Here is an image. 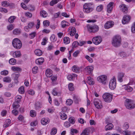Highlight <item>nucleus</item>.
<instances>
[{"mask_svg": "<svg viewBox=\"0 0 135 135\" xmlns=\"http://www.w3.org/2000/svg\"><path fill=\"white\" fill-rule=\"evenodd\" d=\"M11 122V120L10 119H6L4 123L3 127L5 128H7L9 126Z\"/></svg>", "mask_w": 135, "mask_h": 135, "instance_id": "b1692460", "label": "nucleus"}, {"mask_svg": "<svg viewBox=\"0 0 135 135\" xmlns=\"http://www.w3.org/2000/svg\"><path fill=\"white\" fill-rule=\"evenodd\" d=\"M73 100L71 99H68L66 101V104L67 105H70L73 103Z\"/></svg>", "mask_w": 135, "mask_h": 135, "instance_id": "603ef678", "label": "nucleus"}, {"mask_svg": "<svg viewBox=\"0 0 135 135\" xmlns=\"http://www.w3.org/2000/svg\"><path fill=\"white\" fill-rule=\"evenodd\" d=\"M88 30L90 32L95 33L97 31L99 30V27L97 25H87Z\"/></svg>", "mask_w": 135, "mask_h": 135, "instance_id": "423d86ee", "label": "nucleus"}, {"mask_svg": "<svg viewBox=\"0 0 135 135\" xmlns=\"http://www.w3.org/2000/svg\"><path fill=\"white\" fill-rule=\"evenodd\" d=\"M44 61V59L42 57L39 58L37 59L35 61L36 64L38 65H42Z\"/></svg>", "mask_w": 135, "mask_h": 135, "instance_id": "a211bd4d", "label": "nucleus"}, {"mask_svg": "<svg viewBox=\"0 0 135 135\" xmlns=\"http://www.w3.org/2000/svg\"><path fill=\"white\" fill-rule=\"evenodd\" d=\"M125 105L128 109H132L135 107V104L134 102L132 100L127 99L125 101Z\"/></svg>", "mask_w": 135, "mask_h": 135, "instance_id": "f03ea898", "label": "nucleus"}, {"mask_svg": "<svg viewBox=\"0 0 135 135\" xmlns=\"http://www.w3.org/2000/svg\"><path fill=\"white\" fill-rule=\"evenodd\" d=\"M120 56L122 57H127L128 56L126 52L123 51L120 52Z\"/></svg>", "mask_w": 135, "mask_h": 135, "instance_id": "49530a36", "label": "nucleus"}, {"mask_svg": "<svg viewBox=\"0 0 135 135\" xmlns=\"http://www.w3.org/2000/svg\"><path fill=\"white\" fill-rule=\"evenodd\" d=\"M18 103H14L13 104V108L15 109H16L19 108L20 107L19 105L18 104Z\"/></svg>", "mask_w": 135, "mask_h": 135, "instance_id": "0e129e2a", "label": "nucleus"}, {"mask_svg": "<svg viewBox=\"0 0 135 135\" xmlns=\"http://www.w3.org/2000/svg\"><path fill=\"white\" fill-rule=\"evenodd\" d=\"M44 25L45 27H47L50 25V22L48 20H45L43 22Z\"/></svg>", "mask_w": 135, "mask_h": 135, "instance_id": "864d4df0", "label": "nucleus"}, {"mask_svg": "<svg viewBox=\"0 0 135 135\" xmlns=\"http://www.w3.org/2000/svg\"><path fill=\"white\" fill-rule=\"evenodd\" d=\"M50 119L48 118H43L41 121V123L44 125H45L50 122Z\"/></svg>", "mask_w": 135, "mask_h": 135, "instance_id": "f3484780", "label": "nucleus"}, {"mask_svg": "<svg viewBox=\"0 0 135 135\" xmlns=\"http://www.w3.org/2000/svg\"><path fill=\"white\" fill-rule=\"evenodd\" d=\"M46 75L48 77H50L52 75V70L49 69H47L46 71Z\"/></svg>", "mask_w": 135, "mask_h": 135, "instance_id": "4be33fe9", "label": "nucleus"}, {"mask_svg": "<svg viewBox=\"0 0 135 135\" xmlns=\"http://www.w3.org/2000/svg\"><path fill=\"white\" fill-rule=\"evenodd\" d=\"M78 132V131L76 129H71V135H74V133L77 134Z\"/></svg>", "mask_w": 135, "mask_h": 135, "instance_id": "de8ad7c7", "label": "nucleus"}, {"mask_svg": "<svg viewBox=\"0 0 135 135\" xmlns=\"http://www.w3.org/2000/svg\"><path fill=\"white\" fill-rule=\"evenodd\" d=\"M72 69L74 72L76 73H77L79 71V67L76 65L73 66L72 67Z\"/></svg>", "mask_w": 135, "mask_h": 135, "instance_id": "72a5a7b5", "label": "nucleus"}, {"mask_svg": "<svg viewBox=\"0 0 135 135\" xmlns=\"http://www.w3.org/2000/svg\"><path fill=\"white\" fill-rule=\"evenodd\" d=\"M16 18V17L15 16H11L9 18L8 21L10 23H12L14 22V21Z\"/></svg>", "mask_w": 135, "mask_h": 135, "instance_id": "e433bc0d", "label": "nucleus"}, {"mask_svg": "<svg viewBox=\"0 0 135 135\" xmlns=\"http://www.w3.org/2000/svg\"><path fill=\"white\" fill-rule=\"evenodd\" d=\"M7 29L9 31H11L14 28V26L12 24H10L7 27Z\"/></svg>", "mask_w": 135, "mask_h": 135, "instance_id": "8fccbe9b", "label": "nucleus"}, {"mask_svg": "<svg viewBox=\"0 0 135 135\" xmlns=\"http://www.w3.org/2000/svg\"><path fill=\"white\" fill-rule=\"evenodd\" d=\"M94 104L96 107L98 109H100L102 107L101 102L98 99H95L93 100Z\"/></svg>", "mask_w": 135, "mask_h": 135, "instance_id": "9d476101", "label": "nucleus"}, {"mask_svg": "<svg viewBox=\"0 0 135 135\" xmlns=\"http://www.w3.org/2000/svg\"><path fill=\"white\" fill-rule=\"evenodd\" d=\"M112 95L108 93H105L103 95L104 101L107 102H110L112 99Z\"/></svg>", "mask_w": 135, "mask_h": 135, "instance_id": "39448f33", "label": "nucleus"}, {"mask_svg": "<svg viewBox=\"0 0 135 135\" xmlns=\"http://www.w3.org/2000/svg\"><path fill=\"white\" fill-rule=\"evenodd\" d=\"M73 99L74 102L75 103L77 104L78 103L79 101V99L77 96L75 95H74L73 96Z\"/></svg>", "mask_w": 135, "mask_h": 135, "instance_id": "c03bdc74", "label": "nucleus"}, {"mask_svg": "<svg viewBox=\"0 0 135 135\" xmlns=\"http://www.w3.org/2000/svg\"><path fill=\"white\" fill-rule=\"evenodd\" d=\"M57 77L56 76H53L51 78V79L52 81V84H55L54 83V82L57 80Z\"/></svg>", "mask_w": 135, "mask_h": 135, "instance_id": "bf43d9fd", "label": "nucleus"}, {"mask_svg": "<svg viewBox=\"0 0 135 135\" xmlns=\"http://www.w3.org/2000/svg\"><path fill=\"white\" fill-rule=\"evenodd\" d=\"M85 58L90 63H92L93 61V59L88 55H86Z\"/></svg>", "mask_w": 135, "mask_h": 135, "instance_id": "680f3d73", "label": "nucleus"}, {"mask_svg": "<svg viewBox=\"0 0 135 135\" xmlns=\"http://www.w3.org/2000/svg\"><path fill=\"white\" fill-rule=\"evenodd\" d=\"M107 76L105 75H102L98 77L97 78V80L100 83L105 84L106 83Z\"/></svg>", "mask_w": 135, "mask_h": 135, "instance_id": "1a4fd4ad", "label": "nucleus"}, {"mask_svg": "<svg viewBox=\"0 0 135 135\" xmlns=\"http://www.w3.org/2000/svg\"><path fill=\"white\" fill-rule=\"evenodd\" d=\"M30 115L32 117H35L36 115V113L34 110H31L30 111Z\"/></svg>", "mask_w": 135, "mask_h": 135, "instance_id": "09e8293b", "label": "nucleus"}, {"mask_svg": "<svg viewBox=\"0 0 135 135\" xmlns=\"http://www.w3.org/2000/svg\"><path fill=\"white\" fill-rule=\"evenodd\" d=\"M21 31L20 30L18 29H15L13 31V33L14 35H18L20 34Z\"/></svg>", "mask_w": 135, "mask_h": 135, "instance_id": "473e14b6", "label": "nucleus"}, {"mask_svg": "<svg viewBox=\"0 0 135 135\" xmlns=\"http://www.w3.org/2000/svg\"><path fill=\"white\" fill-rule=\"evenodd\" d=\"M113 127V125L112 123L108 124L105 127V129L106 131H108L112 129Z\"/></svg>", "mask_w": 135, "mask_h": 135, "instance_id": "bb28decb", "label": "nucleus"}, {"mask_svg": "<svg viewBox=\"0 0 135 135\" xmlns=\"http://www.w3.org/2000/svg\"><path fill=\"white\" fill-rule=\"evenodd\" d=\"M68 87L69 90L70 91H73L74 90L73 84L72 83H70L69 84Z\"/></svg>", "mask_w": 135, "mask_h": 135, "instance_id": "4c0bfd02", "label": "nucleus"}, {"mask_svg": "<svg viewBox=\"0 0 135 135\" xmlns=\"http://www.w3.org/2000/svg\"><path fill=\"white\" fill-rule=\"evenodd\" d=\"M18 91L21 94H23L25 92L24 86H22L20 87L18 89Z\"/></svg>", "mask_w": 135, "mask_h": 135, "instance_id": "37998d69", "label": "nucleus"}, {"mask_svg": "<svg viewBox=\"0 0 135 135\" xmlns=\"http://www.w3.org/2000/svg\"><path fill=\"white\" fill-rule=\"evenodd\" d=\"M77 75L75 74H72L69 75L67 77L68 79L69 80H73L75 77H76Z\"/></svg>", "mask_w": 135, "mask_h": 135, "instance_id": "393cba45", "label": "nucleus"}, {"mask_svg": "<svg viewBox=\"0 0 135 135\" xmlns=\"http://www.w3.org/2000/svg\"><path fill=\"white\" fill-rule=\"evenodd\" d=\"M16 62V61L14 58H11L9 60V63L11 65H14L15 64Z\"/></svg>", "mask_w": 135, "mask_h": 135, "instance_id": "ea45409f", "label": "nucleus"}, {"mask_svg": "<svg viewBox=\"0 0 135 135\" xmlns=\"http://www.w3.org/2000/svg\"><path fill=\"white\" fill-rule=\"evenodd\" d=\"M8 73V71L7 70H4L3 71H2L1 72V75H7Z\"/></svg>", "mask_w": 135, "mask_h": 135, "instance_id": "69168bd1", "label": "nucleus"}, {"mask_svg": "<svg viewBox=\"0 0 135 135\" xmlns=\"http://www.w3.org/2000/svg\"><path fill=\"white\" fill-rule=\"evenodd\" d=\"M60 115L61 119L63 120L66 119L67 118V115L65 113H61Z\"/></svg>", "mask_w": 135, "mask_h": 135, "instance_id": "58836bf2", "label": "nucleus"}, {"mask_svg": "<svg viewBox=\"0 0 135 135\" xmlns=\"http://www.w3.org/2000/svg\"><path fill=\"white\" fill-rule=\"evenodd\" d=\"M124 74L123 73H120L118 74V80L120 82L123 81V78L124 77Z\"/></svg>", "mask_w": 135, "mask_h": 135, "instance_id": "a878e982", "label": "nucleus"}, {"mask_svg": "<svg viewBox=\"0 0 135 135\" xmlns=\"http://www.w3.org/2000/svg\"><path fill=\"white\" fill-rule=\"evenodd\" d=\"M114 24V22L112 21H109L106 22L105 24V29H108L112 27Z\"/></svg>", "mask_w": 135, "mask_h": 135, "instance_id": "4468645a", "label": "nucleus"}, {"mask_svg": "<svg viewBox=\"0 0 135 135\" xmlns=\"http://www.w3.org/2000/svg\"><path fill=\"white\" fill-rule=\"evenodd\" d=\"M41 105L39 103H37L36 104L35 108L36 110H39L41 108Z\"/></svg>", "mask_w": 135, "mask_h": 135, "instance_id": "4d7b16f0", "label": "nucleus"}, {"mask_svg": "<svg viewBox=\"0 0 135 135\" xmlns=\"http://www.w3.org/2000/svg\"><path fill=\"white\" fill-rule=\"evenodd\" d=\"M3 81L6 83H10L11 81V79L10 77L7 76L4 78L3 79Z\"/></svg>", "mask_w": 135, "mask_h": 135, "instance_id": "f704fd0d", "label": "nucleus"}, {"mask_svg": "<svg viewBox=\"0 0 135 135\" xmlns=\"http://www.w3.org/2000/svg\"><path fill=\"white\" fill-rule=\"evenodd\" d=\"M113 3V2H111L107 5V9L108 12H110L112 10Z\"/></svg>", "mask_w": 135, "mask_h": 135, "instance_id": "6ab92c4d", "label": "nucleus"}, {"mask_svg": "<svg viewBox=\"0 0 135 135\" xmlns=\"http://www.w3.org/2000/svg\"><path fill=\"white\" fill-rule=\"evenodd\" d=\"M109 88L112 90L114 89L116 87V80L115 78L111 80L109 83Z\"/></svg>", "mask_w": 135, "mask_h": 135, "instance_id": "6e6552de", "label": "nucleus"}, {"mask_svg": "<svg viewBox=\"0 0 135 135\" xmlns=\"http://www.w3.org/2000/svg\"><path fill=\"white\" fill-rule=\"evenodd\" d=\"M59 1V0H52L50 3V5L51 6H53L55 4H56Z\"/></svg>", "mask_w": 135, "mask_h": 135, "instance_id": "a19ab883", "label": "nucleus"}, {"mask_svg": "<svg viewBox=\"0 0 135 135\" xmlns=\"http://www.w3.org/2000/svg\"><path fill=\"white\" fill-rule=\"evenodd\" d=\"M78 45V42L77 41L74 42L72 44V48H75L77 47Z\"/></svg>", "mask_w": 135, "mask_h": 135, "instance_id": "5fc2aeb1", "label": "nucleus"}, {"mask_svg": "<svg viewBox=\"0 0 135 135\" xmlns=\"http://www.w3.org/2000/svg\"><path fill=\"white\" fill-rule=\"evenodd\" d=\"M69 121L70 123L74 124L75 122V118L73 117H70L69 119Z\"/></svg>", "mask_w": 135, "mask_h": 135, "instance_id": "3c124183", "label": "nucleus"}, {"mask_svg": "<svg viewBox=\"0 0 135 135\" xmlns=\"http://www.w3.org/2000/svg\"><path fill=\"white\" fill-rule=\"evenodd\" d=\"M40 13V15L44 18L46 17L47 16V13L44 10H42L41 11Z\"/></svg>", "mask_w": 135, "mask_h": 135, "instance_id": "2f4dec72", "label": "nucleus"}, {"mask_svg": "<svg viewBox=\"0 0 135 135\" xmlns=\"http://www.w3.org/2000/svg\"><path fill=\"white\" fill-rule=\"evenodd\" d=\"M64 43L65 44H68L70 42V40L69 38L67 37H65L63 38Z\"/></svg>", "mask_w": 135, "mask_h": 135, "instance_id": "7c9ffc66", "label": "nucleus"}, {"mask_svg": "<svg viewBox=\"0 0 135 135\" xmlns=\"http://www.w3.org/2000/svg\"><path fill=\"white\" fill-rule=\"evenodd\" d=\"M68 29L70 31V35L71 36H74L76 32V30L75 27L72 26L70 27Z\"/></svg>", "mask_w": 135, "mask_h": 135, "instance_id": "2eb2a0df", "label": "nucleus"}, {"mask_svg": "<svg viewBox=\"0 0 135 135\" xmlns=\"http://www.w3.org/2000/svg\"><path fill=\"white\" fill-rule=\"evenodd\" d=\"M90 131L89 128H86L82 132L81 135H89Z\"/></svg>", "mask_w": 135, "mask_h": 135, "instance_id": "cd10ccee", "label": "nucleus"}, {"mask_svg": "<svg viewBox=\"0 0 135 135\" xmlns=\"http://www.w3.org/2000/svg\"><path fill=\"white\" fill-rule=\"evenodd\" d=\"M11 70L14 72H17L18 73L21 72L22 71V69L20 68L15 66L12 67L11 68Z\"/></svg>", "mask_w": 135, "mask_h": 135, "instance_id": "aec40b11", "label": "nucleus"}, {"mask_svg": "<svg viewBox=\"0 0 135 135\" xmlns=\"http://www.w3.org/2000/svg\"><path fill=\"white\" fill-rule=\"evenodd\" d=\"M25 15L26 17L29 18H31L32 16V15L31 13L29 12L25 13Z\"/></svg>", "mask_w": 135, "mask_h": 135, "instance_id": "338daca9", "label": "nucleus"}, {"mask_svg": "<svg viewBox=\"0 0 135 135\" xmlns=\"http://www.w3.org/2000/svg\"><path fill=\"white\" fill-rule=\"evenodd\" d=\"M38 70V68L37 67H34L32 69V73L34 74H36Z\"/></svg>", "mask_w": 135, "mask_h": 135, "instance_id": "774afa93", "label": "nucleus"}, {"mask_svg": "<svg viewBox=\"0 0 135 135\" xmlns=\"http://www.w3.org/2000/svg\"><path fill=\"white\" fill-rule=\"evenodd\" d=\"M93 4L92 3H86L83 6V10L85 13H89L93 10L92 7Z\"/></svg>", "mask_w": 135, "mask_h": 135, "instance_id": "20e7f679", "label": "nucleus"}, {"mask_svg": "<svg viewBox=\"0 0 135 135\" xmlns=\"http://www.w3.org/2000/svg\"><path fill=\"white\" fill-rule=\"evenodd\" d=\"M131 18V17L129 15H126L124 16L122 20V24H125L128 23Z\"/></svg>", "mask_w": 135, "mask_h": 135, "instance_id": "f8f14e48", "label": "nucleus"}, {"mask_svg": "<svg viewBox=\"0 0 135 135\" xmlns=\"http://www.w3.org/2000/svg\"><path fill=\"white\" fill-rule=\"evenodd\" d=\"M120 10L124 13H127L128 12V9L126 6L124 4H122L119 6Z\"/></svg>", "mask_w": 135, "mask_h": 135, "instance_id": "ddd939ff", "label": "nucleus"}, {"mask_svg": "<svg viewBox=\"0 0 135 135\" xmlns=\"http://www.w3.org/2000/svg\"><path fill=\"white\" fill-rule=\"evenodd\" d=\"M93 43L96 45L99 44L102 41V37L100 36H97L94 37L92 39Z\"/></svg>", "mask_w": 135, "mask_h": 135, "instance_id": "0eeeda50", "label": "nucleus"}, {"mask_svg": "<svg viewBox=\"0 0 135 135\" xmlns=\"http://www.w3.org/2000/svg\"><path fill=\"white\" fill-rule=\"evenodd\" d=\"M36 35V32H33L30 33L29 35V36L30 38L32 39L33 38L35 37Z\"/></svg>", "mask_w": 135, "mask_h": 135, "instance_id": "6e6d98bb", "label": "nucleus"}, {"mask_svg": "<svg viewBox=\"0 0 135 135\" xmlns=\"http://www.w3.org/2000/svg\"><path fill=\"white\" fill-rule=\"evenodd\" d=\"M121 36L119 35H116L112 38V44L115 47H118L121 45Z\"/></svg>", "mask_w": 135, "mask_h": 135, "instance_id": "f257e3e1", "label": "nucleus"}, {"mask_svg": "<svg viewBox=\"0 0 135 135\" xmlns=\"http://www.w3.org/2000/svg\"><path fill=\"white\" fill-rule=\"evenodd\" d=\"M22 98V97L21 95H18L15 97V101L17 103H19L21 101V99Z\"/></svg>", "mask_w": 135, "mask_h": 135, "instance_id": "c9c22d12", "label": "nucleus"}, {"mask_svg": "<svg viewBox=\"0 0 135 135\" xmlns=\"http://www.w3.org/2000/svg\"><path fill=\"white\" fill-rule=\"evenodd\" d=\"M57 132V129L55 128H53L50 133L51 135H54Z\"/></svg>", "mask_w": 135, "mask_h": 135, "instance_id": "79ce46f5", "label": "nucleus"}, {"mask_svg": "<svg viewBox=\"0 0 135 135\" xmlns=\"http://www.w3.org/2000/svg\"><path fill=\"white\" fill-rule=\"evenodd\" d=\"M12 45L13 47L17 49H20L22 46L21 41L17 38H15L12 41Z\"/></svg>", "mask_w": 135, "mask_h": 135, "instance_id": "7ed1b4c3", "label": "nucleus"}, {"mask_svg": "<svg viewBox=\"0 0 135 135\" xmlns=\"http://www.w3.org/2000/svg\"><path fill=\"white\" fill-rule=\"evenodd\" d=\"M94 69V67L92 66H88L85 69V71L89 74H91Z\"/></svg>", "mask_w": 135, "mask_h": 135, "instance_id": "dca6fc26", "label": "nucleus"}, {"mask_svg": "<svg viewBox=\"0 0 135 135\" xmlns=\"http://www.w3.org/2000/svg\"><path fill=\"white\" fill-rule=\"evenodd\" d=\"M20 76V74L19 73H14L12 75V77L14 80V83L16 84L18 83L19 81L18 80V78Z\"/></svg>", "mask_w": 135, "mask_h": 135, "instance_id": "9b49d317", "label": "nucleus"}, {"mask_svg": "<svg viewBox=\"0 0 135 135\" xmlns=\"http://www.w3.org/2000/svg\"><path fill=\"white\" fill-rule=\"evenodd\" d=\"M62 27L64 28L69 25V23L65 21H63L61 23Z\"/></svg>", "mask_w": 135, "mask_h": 135, "instance_id": "c756f323", "label": "nucleus"}, {"mask_svg": "<svg viewBox=\"0 0 135 135\" xmlns=\"http://www.w3.org/2000/svg\"><path fill=\"white\" fill-rule=\"evenodd\" d=\"M2 5L3 7H7L9 6V4L6 1H4L2 2Z\"/></svg>", "mask_w": 135, "mask_h": 135, "instance_id": "a18cd8bd", "label": "nucleus"}, {"mask_svg": "<svg viewBox=\"0 0 135 135\" xmlns=\"http://www.w3.org/2000/svg\"><path fill=\"white\" fill-rule=\"evenodd\" d=\"M103 9V6L102 5H100L97 7L96 8V10L98 12L101 11Z\"/></svg>", "mask_w": 135, "mask_h": 135, "instance_id": "13d9d810", "label": "nucleus"}, {"mask_svg": "<svg viewBox=\"0 0 135 135\" xmlns=\"http://www.w3.org/2000/svg\"><path fill=\"white\" fill-rule=\"evenodd\" d=\"M21 54L20 52L19 51H17L14 52L13 54V57L16 58L20 57Z\"/></svg>", "mask_w": 135, "mask_h": 135, "instance_id": "412c9836", "label": "nucleus"}, {"mask_svg": "<svg viewBox=\"0 0 135 135\" xmlns=\"http://www.w3.org/2000/svg\"><path fill=\"white\" fill-rule=\"evenodd\" d=\"M55 35L54 34L52 35L50 37V39L51 41L54 42L56 41L55 38Z\"/></svg>", "mask_w": 135, "mask_h": 135, "instance_id": "052dcab7", "label": "nucleus"}, {"mask_svg": "<svg viewBox=\"0 0 135 135\" xmlns=\"http://www.w3.org/2000/svg\"><path fill=\"white\" fill-rule=\"evenodd\" d=\"M34 52L36 55L39 56L41 55L42 54V51L39 49H37L35 50Z\"/></svg>", "mask_w": 135, "mask_h": 135, "instance_id": "c85d7f7f", "label": "nucleus"}, {"mask_svg": "<svg viewBox=\"0 0 135 135\" xmlns=\"http://www.w3.org/2000/svg\"><path fill=\"white\" fill-rule=\"evenodd\" d=\"M87 82L90 85H93L94 84V81L93 79L90 77H88L87 78Z\"/></svg>", "mask_w": 135, "mask_h": 135, "instance_id": "5701e85b", "label": "nucleus"}, {"mask_svg": "<svg viewBox=\"0 0 135 135\" xmlns=\"http://www.w3.org/2000/svg\"><path fill=\"white\" fill-rule=\"evenodd\" d=\"M52 93L54 96H56L57 94V88H55L52 90Z\"/></svg>", "mask_w": 135, "mask_h": 135, "instance_id": "e2e57ef3", "label": "nucleus"}]
</instances>
